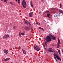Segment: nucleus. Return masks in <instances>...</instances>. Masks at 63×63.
<instances>
[{"instance_id": "6ab92c4d", "label": "nucleus", "mask_w": 63, "mask_h": 63, "mask_svg": "<svg viewBox=\"0 0 63 63\" xmlns=\"http://www.w3.org/2000/svg\"><path fill=\"white\" fill-rule=\"evenodd\" d=\"M49 37H53V36L50 34H49Z\"/></svg>"}, {"instance_id": "a878e982", "label": "nucleus", "mask_w": 63, "mask_h": 63, "mask_svg": "<svg viewBox=\"0 0 63 63\" xmlns=\"http://www.w3.org/2000/svg\"><path fill=\"white\" fill-rule=\"evenodd\" d=\"M18 4H20V2H20V0H18Z\"/></svg>"}, {"instance_id": "f704fd0d", "label": "nucleus", "mask_w": 63, "mask_h": 63, "mask_svg": "<svg viewBox=\"0 0 63 63\" xmlns=\"http://www.w3.org/2000/svg\"><path fill=\"white\" fill-rule=\"evenodd\" d=\"M13 29H15V28H16V27H14L13 28Z\"/></svg>"}, {"instance_id": "c03bdc74", "label": "nucleus", "mask_w": 63, "mask_h": 63, "mask_svg": "<svg viewBox=\"0 0 63 63\" xmlns=\"http://www.w3.org/2000/svg\"><path fill=\"white\" fill-rule=\"evenodd\" d=\"M39 25H40V23L39 24Z\"/></svg>"}, {"instance_id": "c756f323", "label": "nucleus", "mask_w": 63, "mask_h": 63, "mask_svg": "<svg viewBox=\"0 0 63 63\" xmlns=\"http://www.w3.org/2000/svg\"><path fill=\"white\" fill-rule=\"evenodd\" d=\"M23 52L24 54H26V52H25V51Z\"/></svg>"}, {"instance_id": "f3484780", "label": "nucleus", "mask_w": 63, "mask_h": 63, "mask_svg": "<svg viewBox=\"0 0 63 63\" xmlns=\"http://www.w3.org/2000/svg\"><path fill=\"white\" fill-rule=\"evenodd\" d=\"M52 39L53 40H54L55 39V37L53 36V37H52Z\"/></svg>"}, {"instance_id": "a211bd4d", "label": "nucleus", "mask_w": 63, "mask_h": 63, "mask_svg": "<svg viewBox=\"0 0 63 63\" xmlns=\"http://www.w3.org/2000/svg\"><path fill=\"white\" fill-rule=\"evenodd\" d=\"M39 29H42V30L43 31H44V29H43V28H42L41 27H39Z\"/></svg>"}, {"instance_id": "49530a36", "label": "nucleus", "mask_w": 63, "mask_h": 63, "mask_svg": "<svg viewBox=\"0 0 63 63\" xmlns=\"http://www.w3.org/2000/svg\"><path fill=\"white\" fill-rule=\"evenodd\" d=\"M49 31V32H50V31Z\"/></svg>"}, {"instance_id": "6e6552de", "label": "nucleus", "mask_w": 63, "mask_h": 63, "mask_svg": "<svg viewBox=\"0 0 63 63\" xmlns=\"http://www.w3.org/2000/svg\"><path fill=\"white\" fill-rule=\"evenodd\" d=\"M58 43L57 44V46H59V44H61V43H60V40H59V39H58Z\"/></svg>"}, {"instance_id": "9d476101", "label": "nucleus", "mask_w": 63, "mask_h": 63, "mask_svg": "<svg viewBox=\"0 0 63 63\" xmlns=\"http://www.w3.org/2000/svg\"><path fill=\"white\" fill-rule=\"evenodd\" d=\"M9 59H10V58H7L4 60H3V61H8Z\"/></svg>"}, {"instance_id": "5701e85b", "label": "nucleus", "mask_w": 63, "mask_h": 63, "mask_svg": "<svg viewBox=\"0 0 63 63\" xmlns=\"http://www.w3.org/2000/svg\"><path fill=\"white\" fill-rule=\"evenodd\" d=\"M47 16H48V17L49 18V16H50V15H49V14H47Z\"/></svg>"}, {"instance_id": "cd10ccee", "label": "nucleus", "mask_w": 63, "mask_h": 63, "mask_svg": "<svg viewBox=\"0 0 63 63\" xmlns=\"http://www.w3.org/2000/svg\"><path fill=\"white\" fill-rule=\"evenodd\" d=\"M48 12H49V11H46V12H45V13H47Z\"/></svg>"}, {"instance_id": "39448f33", "label": "nucleus", "mask_w": 63, "mask_h": 63, "mask_svg": "<svg viewBox=\"0 0 63 63\" xmlns=\"http://www.w3.org/2000/svg\"><path fill=\"white\" fill-rule=\"evenodd\" d=\"M9 37V35L8 34L4 35L3 36V39H8Z\"/></svg>"}, {"instance_id": "a19ab883", "label": "nucleus", "mask_w": 63, "mask_h": 63, "mask_svg": "<svg viewBox=\"0 0 63 63\" xmlns=\"http://www.w3.org/2000/svg\"><path fill=\"white\" fill-rule=\"evenodd\" d=\"M11 63H14V62H11Z\"/></svg>"}, {"instance_id": "7c9ffc66", "label": "nucleus", "mask_w": 63, "mask_h": 63, "mask_svg": "<svg viewBox=\"0 0 63 63\" xmlns=\"http://www.w3.org/2000/svg\"><path fill=\"white\" fill-rule=\"evenodd\" d=\"M22 35H24V33H22Z\"/></svg>"}, {"instance_id": "ddd939ff", "label": "nucleus", "mask_w": 63, "mask_h": 63, "mask_svg": "<svg viewBox=\"0 0 63 63\" xmlns=\"http://www.w3.org/2000/svg\"><path fill=\"white\" fill-rule=\"evenodd\" d=\"M54 58L55 59L57 63H58V61H57V59H56V57H55V56H54Z\"/></svg>"}, {"instance_id": "1a4fd4ad", "label": "nucleus", "mask_w": 63, "mask_h": 63, "mask_svg": "<svg viewBox=\"0 0 63 63\" xmlns=\"http://www.w3.org/2000/svg\"><path fill=\"white\" fill-rule=\"evenodd\" d=\"M24 21L25 22V24H28V23L29 22H28L27 20H26L24 19Z\"/></svg>"}, {"instance_id": "4be33fe9", "label": "nucleus", "mask_w": 63, "mask_h": 63, "mask_svg": "<svg viewBox=\"0 0 63 63\" xmlns=\"http://www.w3.org/2000/svg\"><path fill=\"white\" fill-rule=\"evenodd\" d=\"M19 36H21L22 33H20V32H19Z\"/></svg>"}, {"instance_id": "423d86ee", "label": "nucleus", "mask_w": 63, "mask_h": 63, "mask_svg": "<svg viewBox=\"0 0 63 63\" xmlns=\"http://www.w3.org/2000/svg\"><path fill=\"white\" fill-rule=\"evenodd\" d=\"M3 51H4V52L5 54H8V53L9 52V51L8 50H6V49H4L3 50Z\"/></svg>"}, {"instance_id": "4c0bfd02", "label": "nucleus", "mask_w": 63, "mask_h": 63, "mask_svg": "<svg viewBox=\"0 0 63 63\" xmlns=\"http://www.w3.org/2000/svg\"><path fill=\"white\" fill-rule=\"evenodd\" d=\"M31 28L32 29V31H33V29H32V28Z\"/></svg>"}, {"instance_id": "0eeeda50", "label": "nucleus", "mask_w": 63, "mask_h": 63, "mask_svg": "<svg viewBox=\"0 0 63 63\" xmlns=\"http://www.w3.org/2000/svg\"><path fill=\"white\" fill-rule=\"evenodd\" d=\"M33 15V13L32 12L30 13L29 16L30 17H32V15Z\"/></svg>"}, {"instance_id": "9b49d317", "label": "nucleus", "mask_w": 63, "mask_h": 63, "mask_svg": "<svg viewBox=\"0 0 63 63\" xmlns=\"http://www.w3.org/2000/svg\"><path fill=\"white\" fill-rule=\"evenodd\" d=\"M32 1H31L30 2V3L31 4V7H32V8H34V7H33V4H32Z\"/></svg>"}, {"instance_id": "f8f14e48", "label": "nucleus", "mask_w": 63, "mask_h": 63, "mask_svg": "<svg viewBox=\"0 0 63 63\" xmlns=\"http://www.w3.org/2000/svg\"><path fill=\"white\" fill-rule=\"evenodd\" d=\"M25 29L26 30H29V27H27V26H26L25 27Z\"/></svg>"}, {"instance_id": "bb28decb", "label": "nucleus", "mask_w": 63, "mask_h": 63, "mask_svg": "<svg viewBox=\"0 0 63 63\" xmlns=\"http://www.w3.org/2000/svg\"><path fill=\"white\" fill-rule=\"evenodd\" d=\"M22 51H23V52H24V51H25V50H23V49H22Z\"/></svg>"}, {"instance_id": "f03ea898", "label": "nucleus", "mask_w": 63, "mask_h": 63, "mask_svg": "<svg viewBox=\"0 0 63 63\" xmlns=\"http://www.w3.org/2000/svg\"><path fill=\"white\" fill-rule=\"evenodd\" d=\"M22 4L23 7L25 8L26 7V4L25 0H23Z\"/></svg>"}, {"instance_id": "20e7f679", "label": "nucleus", "mask_w": 63, "mask_h": 63, "mask_svg": "<svg viewBox=\"0 0 63 63\" xmlns=\"http://www.w3.org/2000/svg\"><path fill=\"white\" fill-rule=\"evenodd\" d=\"M54 55V56H56V57L58 59V60H59V61H61V58H60V57L58 56L55 53H54L53 54Z\"/></svg>"}, {"instance_id": "79ce46f5", "label": "nucleus", "mask_w": 63, "mask_h": 63, "mask_svg": "<svg viewBox=\"0 0 63 63\" xmlns=\"http://www.w3.org/2000/svg\"><path fill=\"white\" fill-rule=\"evenodd\" d=\"M1 1H3V0H1Z\"/></svg>"}, {"instance_id": "ea45409f", "label": "nucleus", "mask_w": 63, "mask_h": 63, "mask_svg": "<svg viewBox=\"0 0 63 63\" xmlns=\"http://www.w3.org/2000/svg\"><path fill=\"white\" fill-rule=\"evenodd\" d=\"M58 15V14H57V13H56V16H57Z\"/></svg>"}, {"instance_id": "412c9836", "label": "nucleus", "mask_w": 63, "mask_h": 63, "mask_svg": "<svg viewBox=\"0 0 63 63\" xmlns=\"http://www.w3.org/2000/svg\"><path fill=\"white\" fill-rule=\"evenodd\" d=\"M28 24H29V26H31V24H30V23L29 22V23H28Z\"/></svg>"}, {"instance_id": "aec40b11", "label": "nucleus", "mask_w": 63, "mask_h": 63, "mask_svg": "<svg viewBox=\"0 0 63 63\" xmlns=\"http://www.w3.org/2000/svg\"><path fill=\"white\" fill-rule=\"evenodd\" d=\"M59 12H60L61 13H63V11L61 10H60L59 11Z\"/></svg>"}, {"instance_id": "b1692460", "label": "nucleus", "mask_w": 63, "mask_h": 63, "mask_svg": "<svg viewBox=\"0 0 63 63\" xmlns=\"http://www.w3.org/2000/svg\"><path fill=\"white\" fill-rule=\"evenodd\" d=\"M7 1H8V0H4V2L5 3V2H7Z\"/></svg>"}, {"instance_id": "e433bc0d", "label": "nucleus", "mask_w": 63, "mask_h": 63, "mask_svg": "<svg viewBox=\"0 0 63 63\" xmlns=\"http://www.w3.org/2000/svg\"><path fill=\"white\" fill-rule=\"evenodd\" d=\"M59 46H57V48H59Z\"/></svg>"}, {"instance_id": "473e14b6", "label": "nucleus", "mask_w": 63, "mask_h": 63, "mask_svg": "<svg viewBox=\"0 0 63 63\" xmlns=\"http://www.w3.org/2000/svg\"><path fill=\"white\" fill-rule=\"evenodd\" d=\"M10 4H11V5H13V4L12 3V2H10Z\"/></svg>"}, {"instance_id": "7ed1b4c3", "label": "nucleus", "mask_w": 63, "mask_h": 63, "mask_svg": "<svg viewBox=\"0 0 63 63\" xmlns=\"http://www.w3.org/2000/svg\"><path fill=\"white\" fill-rule=\"evenodd\" d=\"M34 48L35 50H36L37 51H39L40 50V48L36 45H35L34 46Z\"/></svg>"}, {"instance_id": "393cba45", "label": "nucleus", "mask_w": 63, "mask_h": 63, "mask_svg": "<svg viewBox=\"0 0 63 63\" xmlns=\"http://www.w3.org/2000/svg\"><path fill=\"white\" fill-rule=\"evenodd\" d=\"M11 30H11V29L9 30V31H8L9 32V33H10V32H11Z\"/></svg>"}, {"instance_id": "a18cd8bd", "label": "nucleus", "mask_w": 63, "mask_h": 63, "mask_svg": "<svg viewBox=\"0 0 63 63\" xmlns=\"http://www.w3.org/2000/svg\"><path fill=\"white\" fill-rule=\"evenodd\" d=\"M45 49H46V48L45 47Z\"/></svg>"}, {"instance_id": "37998d69", "label": "nucleus", "mask_w": 63, "mask_h": 63, "mask_svg": "<svg viewBox=\"0 0 63 63\" xmlns=\"http://www.w3.org/2000/svg\"><path fill=\"white\" fill-rule=\"evenodd\" d=\"M16 2H17V0H15Z\"/></svg>"}, {"instance_id": "c85d7f7f", "label": "nucleus", "mask_w": 63, "mask_h": 63, "mask_svg": "<svg viewBox=\"0 0 63 63\" xmlns=\"http://www.w3.org/2000/svg\"><path fill=\"white\" fill-rule=\"evenodd\" d=\"M20 48H21V47H20V46H19V48H18V49L19 50V49H20Z\"/></svg>"}, {"instance_id": "f257e3e1", "label": "nucleus", "mask_w": 63, "mask_h": 63, "mask_svg": "<svg viewBox=\"0 0 63 63\" xmlns=\"http://www.w3.org/2000/svg\"><path fill=\"white\" fill-rule=\"evenodd\" d=\"M45 40H46L45 43V45H46V46H47L46 44L47 42H50V41H51V38L49 36H47V37L45 39Z\"/></svg>"}, {"instance_id": "58836bf2", "label": "nucleus", "mask_w": 63, "mask_h": 63, "mask_svg": "<svg viewBox=\"0 0 63 63\" xmlns=\"http://www.w3.org/2000/svg\"><path fill=\"white\" fill-rule=\"evenodd\" d=\"M44 1V0H41V2H43Z\"/></svg>"}, {"instance_id": "dca6fc26", "label": "nucleus", "mask_w": 63, "mask_h": 63, "mask_svg": "<svg viewBox=\"0 0 63 63\" xmlns=\"http://www.w3.org/2000/svg\"><path fill=\"white\" fill-rule=\"evenodd\" d=\"M51 52H55V51L52 48L51 49Z\"/></svg>"}, {"instance_id": "c9c22d12", "label": "nucleus", "mask_w": 63, "mask_h": 63, "mask_svg": "<svg viewBox=\"0 0 63 63\" xmlns=\"http://www.w3.org/2000/svg\"><path fill=\"white\" fill-rule=\"evenodd\" d=\"M41 13V12H39L38 13H39V14H40V13Z\"/></svg>"}, {"instance_id": "4468645a", "label": "nucleus", "mask_w": 63, "mask_h": 63, "mask_svg": "<svg viewBox=\"0 0 63 63\" xmlns=\"http://www.w3.org/2000/svg\"><path fill=\"white\" fill-rule=\"evenodd\" d=\"M51 49H52V48H49V49H48V51H49L50 52H51Z\"/></svg>"}, {"instance_id": "2eb2a0df", "label": "nucleus", "mask_w": 63, "mask_h": 63, "mask_svg": "<svg viewBox=\"0 0 63 63\" xmlns=\"http://www.w3.org/2000/svg\"><path fill=\"white\" fill-rule=\"evenodd\" d=\"M58 52L60 55L61 56V53H60V50L59 49L58 50Z\"/></svg>"}, {"instance_id": "72a5a7b5", "label": "nucleus", "mask_w": 63, "mask_h": 63, "mask_svg": "<svg viewBox=\"0 0 63 63\" xmlns=\"http://www.w3.org/2000/svg\"><path fill=\"white\" fill-rule=\"evenodd\" d=\"M36 24H39V22H37V23H36Z\"/></svg>"}, {"instance_id": "2f4dec72", "label": "nucleus", "mask_w": 63, "mask_h": 63, "mask_svg": "<svg viewBox=\"0 0 63 63\" xmlns=\"http://www.w3.org/2000/svg\"><path fill=\"white\" fill-rule=\"evenodd\" d=\"M60 8H61V4H60Z\"/></svg>"}]
</instances>
